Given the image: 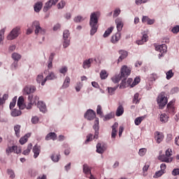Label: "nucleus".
I'll return each mask as SVG.
<instances>
[{
  "instance_id": "f257e3e1",
  "label": "nucleus",
  "mask_w": 179,
  "mask_h": 179,
  "mask_svg": "<svg viewBox=\"0 0 179 179\" xmlns=\"http://www.w3.org/2000/svg\"><path fill=\"white\" fill-rule=\"evenodd\" d=\"M99 13H92L90 15V26L91 27L90 34L94 35L99 29Z\"/></svg>"
},
{
  "instance_id": "f03ea898",
  "label": "nucleus",
  "mask_w": 179,
  "mask_h": 179,
  "mask_svg": "<svg viewBox=\"0 0 179 179\" xmlns=\"http://www.w3.org/2000/svg\"><path fill=\"white\" fill-rule=\"evenodd\" d=\"M31 28H28L27 30V34H31L33 33V29H35V34L38 35V34H42L44 35L45 34V29H43L41 26H40V22L38 21H34L32 22V25H31Z\"/></svg>"
},
{
  "instance_id": "7ed1b4c3",
  "label": "nucleus",
  "mask_w": 179,
  "mask_h": 179,
  "mask_svg": "<svg viewBox=\"0 0 179 179\" xmlns=\"http://www.w3.org/2000/svg\"><path fill=\"white\" fill-rule=\"evenodd\" d=\"M157 101L159 104V108H161V110H163V108H164L165 106L168 103L167 97H166L164 94H160L157 99Z\"/></svg>"
},
{
  "instance_id": "20e7f679",
  "label": "nucleus",
  "mask_w": 179,
  "mask_h": 179,
  "mask_svg": "<svg viewBox=\"0 0 179 179\" xmlns=\"http://www.w3.org/2000/svg\"><path fill=\"white\" fill-rule=\"evenodd\" d=\"M129 75H131V69L127 65L123 66L120 70V76L123 78V80H126Z\"/></svg>"
},
{
  "instance_id": "39448f33",
  "label": "nucleus",
  "mask_w": 179,
  "mask_h": 179,
  "mask_svg": "<svg viewBox=\"0 0 179 179\" xmlns=\"http://www.w3.org/2000/svg\"><path fill=\"white\" fill-rule=\"evenodd\" d=\"M20 31V27H16L7 36V40H15V38L19 36Z\"/></svg>"
},
{
  "instance_id": "423d86ee",
  "label": "nucleus",
  "mask_w": 179,
  "mask_h": 179,
  "mask_svg": "<svg viewBox=\"0 0 179 179\" xmlns=\"http://www.w3.org/2000/svg\"><path fill=\"white\" fill-rule=\"evenodd\" d=\"M59 0H49L48 2L45 3L43 7V12H48L52 6L57 5Z\"/></svg>"
},
{
  "instance_id": "0eeeda50",
  "label": "nucleus",
  "mask_w": 179,
  "mask_h": 179,
  "mask_svg": "<svg viewBox=\"0 0 179 179\" xmlns=\"http://www.w3.org/2000/svg\"><path fill=\"white\" fill-rule=\"evenodd\" d=\"M84 117L89 121H92L94 120V117H96V112L92 109L87 110Z\"/></svg>"
},
{
  "instance_id": "6e6552de",
  "label": "nucleus",
  "mask_w": 179,
  "mask_h": 179,
  "mask_svg": "<svg viewBox=\"0 0 179 179\" xmlns=\"http://www.w3.org/2000/svg\"><path fill=\"white\" fill-rule=\"evenodd\" d=\"M34 92H36V87L33 85H29L24 88L23 94L27 96L31 94V93H34Z\"/></svg>"
},
{
  "instance_id": "1a4fd4ad",
  "label": "nucleus",
  "mask_w": 179,
  "mask_h": 179,
  "mask_svg": "<svg viewBox=\"0 0 179 179\" xmlns=\"http://www.w3.org/2000/svg\"><path fill=\"white\" fill-rule=\"evenodd\" d=\"M93 129L95 131L94 138L95 139H99V131L100 129V127H99V118L95 119Z\"/></svg>"
},
{
  "instance_id": "9d476101",
  "label": "nucleus",
  "mask_w": 179,
  "mask_h": 179,
  "mask_svg": "<svg viewBox=\"0 0 179 179\" xmlns=\"http://www.w3.org/2000/svg\"><path fill=\"white\" fill-rule=\"evenodd\" d=\"M107 149V145L103 143H98L96 145V152L97 153H104Z\"/></svg>"
},
{
  "instance_id": "9b49d317",
  "label": "nucleus",
  "mask_w": 179,
  "mask_h": 179,
  "mask_svg": "<svg viewBox=\"0 0 179 179\" xmlns=\"http://www.w3.org/2000/svg\"><path fill=\"white\" fill-rule=\"evenodd\" d=\"M156 51H159L161 53V57L163 56L164 52H167V45L166 44H162L159 45H157L155 47Z\"/></svg>"
},
{
  "instance_id": "f8f14e48",
  "label": "nucleus",
  "mask_w": 179,
  "mask_h": 179,
  "mask_svg": "<svg viewBox=\"0 0 179 179\" xmlns=\"http://www.w3.org/2000/svg\"><path fill=\"white\" fill-rule=\"evenodd\" d=\"M54 79H57V76H55V74L54 73H49L46 76V78H45L44 80L42 81L41 86H44V85H45V82H47V80H52Z\"/></svg>"
},
{
  "instance_id": "ddd939ff",
  "label": "nucleus",
  "mask_w": 179,
  "mask_h": 179,
  "mask_svg": "<svg viewBox=\"0 0 179 179\" xmlns=\"http://www.w3.org/2000/svg\"><path fill=\"white\" fill-rule=\"evenodd\" d=\"M116 27L117 29V32L120 33L121 30H122V27H124V22L121 18H117L115 20Z\"/></svg>"
},
{
  "instance_id": "4468645a",
  "label": "nucleus",
  "mask_w": 179,
  "mask_h": 179,
  "mask_svg": "<svg viewBox=\"0 0 179 179\" xmlns=\"http://www.w3.org/2000/svg\"><path fill=\"white\" fill-rule=\"evenodd\" d=\"M119 40H121V32H117L115 35H113L110 41L113 44H116Z\"/></svg>"
},
{
  "instance_id": "2eb2a0df",
  "label": "nucleus",
  "mask_w": 179,
  "mask_h": 179,
  "mask_svg": "<svg viewBox=\"0 0 179 179\" xmlns=\"http://www.w3.org/2000/svg\"><path fill=\"white\" fill-rule=\"evenodd\" d=\"M41 152V147L40 145H35L33 148L34 159H37V157H38V155H40Z\"/></svg>"
},
{
  "instance_id": "dca6fc26",
  "label": "nucleus",
  "mask_w": 179,
  "mask_h": 179,
  "mask_svg": "<svg viewBox=\"0 0 179 179\" xmlns=\"http://www.w3.org/2000/svg\"><path fill=\"white\" fill-rule=\"evenodd\" d=\"M167 110H168V113H169V114H171L172 115H174V114H176V108H174L173 101H170L167 104Z\"/></svg>"
},
{
  "instance_id": "f3484780",
  "label": "nucleus",
  "mask_w": 179,
  "mask_h": 179,
  "mask_svg": "<svg viewBox=\"0 0 179 179\" xmlns=\"http://www.w3.org/2000/svg\"><path fill=\"white\" fill-rule=\"evenodd\" d=\"M119 54L120 55V56L117 59V64H120V62H122L123 59H125L126 57H128V52L124 50H120L119 52Z\"/></svg>"
},
{
  "instance_id": "a211bd4d",
  "label": "nucleus",
  "mask_w": 179,
  "mask_h": 179,
  "mask_svg": "<svg viewBox=\"0 0 179 179\" xmlns=\"http://www.w3.org/2000/svg\"><path fill=\"white\" fill-rule=\"evenodd\" d=\"M159 160H161V162H164L165 163H171L173 162V158L169 157L166 155H163L159 157Z\"/></svg>"
},
{
  "instance_id": "6ab92c4d",
  "label": "nucleus",
  "mask_w": 179,
  "mask_h": 179,
  "mask_svg": "<svg viewBox=\"0 0 179 179\" xmlns=\"http://www.w3.org/2000/svg\"><path fill=\"white\" fill-rule=\"evenodd\" d=\"M118 128V122H115L114 124L112 126V133H111V138L115 139V136H117V129Z\"/></svg>"
},
{
  "instance_id": "aec40b11",
  "label": "nucleus",
  "mask_w": 179,
  "mask_h": 179,
  "mask_svg": "<svg viewBox=\"0 0 179 179\" xmlns=\"http://www.w3.org/2000/svg\"><path fill=\"white\" fill-rule=\"evenodd\" d=\"M83 173L87 177H89L90 174H92V169L87 166V164H84L83 166Z\"/></svg>"
},
{
  "instance_id": "412c9836",
  "label": "nucleus",
  "mask_w": 179,
  "mask_h": 179,
  "mask_svg": "<svg viewBox=\"0 0 179 179\" xmlns=\"http://www.w3.org/2000/svg\"><path fill=\"white\" fill-rule=\"evenodd\" d=\"M38 108L42 113H45V111H47V106L43 101H38Z\"/></svg>"
},
{
  "instance_id": "4be33fe9",
  "label": "nucleus",
  "mask_w": 179,
  "mask_h": 179,
  "mask_svg": "<svg viewBox=\"0 0 179 179\" xmlns=\"http://www.w3.org/2000/svg\"><path fill=\"white\" fill-rule=\"evenodd\" d=\"M92 62H93V59H89L84 61L83 63V67L84 68V69H87V68H90Z\"/></svg>"
},
{
  "instance_id": "5701e85b",
  "label": "nucleus",
  "mask_w": 179,
  "mask_h": 179,
  "mask_svg": "<svg viewBox=\"0 0 179 179\" xmlns=\"http://www.w3.org/2000/svg\"><path fill=\"white\" fill-rule=\"evenodd\" d=\"M148 38L149 36L148 34H144L143 35L141 40L136 41V44H138V45H142L143 43H146V41H148Z\"/></svg>"
},
{
  "instance_id": "b1692460",
  "label": "nucleus",
  "mask_w": 179,
  "mask_h": 179,
  "mask_svg": "<svg viewBox=\"0 0 179 179\" xmlns=\"http://www.w3.org/2000/svg\"><path fill=\"white\" fill-rule=\"evenodd\" d=\"M24 102V99L23 98V96H20L17 100V103L20 110L24 109V105L23 104Z\"/></svg>"
},
{
  "instance_id": "393cba45",
  "label": "nucleus",
  "mask_w": 179,
  "mask_h": 179,
  "mask_svg": "<svg viewBox=\"0 0 179 179\" xmlns=\"http://www.w3.org/2000/svg\"><path fill=\"white\" fill-rule=\"evenodd\" d=\"M50 139H52V141H56L57 134L50 132L45 136V141H50Z\"/></svg>"
},
{
  "instance_id": "a878e982",
  "label": "nucleus",
  "mask_w": 179,
  "mask_h": 179,
  "mask_svg": "<svg viewBox=\"0 0 179 179\" xmlns=\"http://www.w3.org/2000/svg\"><path fill=\"white\" fill-rule=\"evenodd\" d=\"M31 135V134H27L24 135V136L22 137L20 139V145H24V143H26L27 141H29V138H30Z\"/></svg>"
},
{
  "instance_id": "bb28decb",
  "label": "nucleus",
  "mask_w": 179,
  "mask_h": 179,
  "mask_svg": "<svg viewBox=\"0 0 179 179\" xmlns=\"http://www.w3.org/2000/svg\"><path fill=\"white\" fill-rule=\"evenodd\" d=\"M28 101H29V105L27 107V110H30V108H31V106L36 104V101L33 100V95L28 96Z\"/></svg>"
},
{
  "instance_id": "cd10ccee",
  "label": "nucleus",
  "mask_w": 179,
  "mask_h": 179,
  "mask_svg": "<svg viewBox=\"0 0 179 179\" xmlns=\"http://www.w3.org/2000/svg\"><path fill=\"white\" fill-rule=\"evenodd\" d=\"M34 8L35 12H37V13L40 12L43 8V2L41 1L36 2Z\"/></svg>"
},
{
  "instance_id": "c85d7f7f",
  "label": "nucleus",
  "mask_w": 179,
  "mask_h": 179,
  "mask_svg": "<svg viewBox=\"0 0 179 179\" xmlns=\"http://www.w3.org/2000/svg\"><path fill=\"white\" fill-rule=\"evenodd\" d=\"M124 114V107L122 105H120L117 107L116 110V117H121Z\"/></svg>"
},
{
  "instance_id": "c756f323",
  "label": "nucleus",
  "mask_w": 179,
  "mask_h": 179,
  "mask_svg": "<svg viewBox=\"0 0 179 179\" xmlns=\"http://www.w3.org/2000/svg\"><path fill=\"white\" fill-rule=\"evenodd\" d=\"M155 139L157 142V143H160V142H162V141H163V135L160 134V132L159 131H156L155 133Z\"/></svg>"
},
{
  "instance_id": "7c9ffc66",
  "label": "nucleus",
  "mask_w": 179,
  "mask_h": 179,
  "mask_svg": "<svg viewBox=\"0 0 179 179\" xmlns=\"http://www.w3.org/2000/svg\"><path fill=\"white\" fill-rule=\"evenodd\" d=\"M112 82L113 83H118L121 79H123V78L121 76V74L115 75V76L112 77Z\"/></svg>"
},
{
  "instance_id": "2f4dec72",
  "label": "nucleus",
  "mask_w": 179,
  "mask_h": 179,
  "mask_svg": "<svg viewBox=\"0 0 179 179\" xmlns=\"http://www.w3.org/2000/svg\"><path fill=\"white\" fill-rule=\"evenodd\" d=\"M70 83H71V78L66 76L64 82V84L62 85L63 89H66V87H69Z\"/></svg>"
},
{
  "instance_id": "473e14b6",
  "label": "nucleus",
  "mask_w": 179,
  "mask_h": 179,
  "mask_svg": "<svg viewBox=\"0 0 179 179\" xmlns=\"http://www.w3.org/2000/svg\"><path fill=\"white\" fill-rule=\"evenodd\" d=\"M11 58H13L15 62H18V61H20L22 55H20L19 53L14 52L12 54Z\"/></svg>"
},
{
  "instance_id": "72a5a7b5",
  "label": "nucleus",
  "mask_w": 179,
  "mask_h": 179,
  "mask_svg": "<svg viewBox=\"0 0 179 179\" xmlns=\"http://www.w3.org/2000/svg\"><path fill=\"white\" fill-rule=\"evenodd\" d=\"M113 30H114V27H110L107 29V30L103 34V37L106 38V37H108L112 33Z\"/></svg>"
},
{
  "instance_id": "f704fd0d",
  "label": "nucleus",
  "mask_w": 179,
  "mask_h": 179,
  "mask_svg": "<svg viewBox=\"0 0 179 179\" xmlns=\"http://www.w3.org/2000/svg\"><path fill=\"white\" fill-rule=\"evenodd\" d=\"M20 125L17 124L14 127V131L17 138H20Z\"/></svg>"
},
{
  "instance_id": "c9c22d12",
  "label": "nucleus",
  "mask_w": 179,
  "mask_h": 179,
  "mask_svg": "<svg viewBox=\"0 0 179 179\" xmlns=\"http://www.w3.org/2000/svg\"><path fill=\"white\" fill-rule=\"evenodd\" d=\"M16 149H17V146H12V147H8L6 150V153L9 156V153H12L13 152H16Z\"/></svg>"
},
{
  "instance_id": "e433bc0d",
  "label": "nucleus",
  "mask_w": 179,
  "mask_h": 179,
  "mask_svg": "<svg viewBox=\"0 0 179 179\" xmlns=\"http://www.w3.org/2000/svg\"><path fill=\"white\" fill-rule=\"evenodd\" d=\"M145 120V116L138 117L134 120L135 125H141L142 121Z\"/></svg>"
},
{
  "instance_id": "4c0bfd02",
  "label": "nucleus",
  "mask_w": 179,
  "mask_h": 179,
  "mask_svg": "<svg viewBox=\"0 0 179 179\" xmlns=\"http://www.w3.org/2000/svg\"><path fill=\"white\" fill-rule=\"evenodd\" d=\"M31 148H33V144L31 143L28 144L27 149L24 150L22 154H24L25 156H27L31 151Z\"/></svg>"
},
{
  "instance_id": "58836bf2",
  "label": "nucleus",
  "mask_w": 179,
  "mask_h": 179,
  "mask_svg": "<svg viewBox=\"0 0 179 179\" xmlns=\"http://www.w3.org/2000/svg\"><path fill=\"white\" fill-rule=\"evenodd\" d=\"M108 77V73H107V71L102 70L100 72V78H101V79H107Z\"/></svg>"
},
{
  "instance_id": "ea45409f",
  "label": "nucleus",
  "mask_w": 179,
  "mask_h": 179,
  "mask_svg": "<svg viewBox=\"0 0 179 179\" xmlns=\"http://www.w3.org/2000/svg\"><path fill=\"white\" fill-rule=\"evenodd\" d=\"M11 115H12V117H19V115H22V111H20L17 109H14L11 112Z\"/></svg>"
},
{
  "instance_id": "a19ab883",
  "label": "nucleus",
  "mask_w": 179,
  "mask_h": 179,
  "mask_svg": "<svg viewBox=\"0 0 179 179\" xmlns=\"http://www.w3.org/2000/svg\"><path fill=\"white\" fill-rule=\"evenodd\" d=\"M60 158H61L60 155L53 154L51 156V159H52V162H54L55 163H57V162H59Z\"/></svg>"
},
{
  "instance_id": "79ce46f5",
  "label": "nucleus",
  "mask_w": 179,
  "mask_h": 179,
  "mask_svg": "<svg viewBox=\"0 0 179 179\" xmlns=\"http://www.w3.org/2000/svg\"><path fill=\"white\" fill-rule=\"evenodd\" d=\"M133 103L134 104H138L139 103V94L136 93L133 98Z\"/></svg>"
},
{
  "instance_id": "37998d69",
  "label": "nucleus",
  "mask_w": 179,
  "mask_h": 179,
  "mask_svg": "<svg viewBox=\"0 0 179 179\" xmlns=\"http://www.w3.org/2000/svg\"><path fill=\"white\" fill-rule=\"evenodd\" d=\"M168 118L169 117H167L166 114H162L159 117L160 121H162V122H167V121H169Z\"/></svg>"
},
{
  "instance_id": "c03bdc74",
  "label": "nucleus",
  "mask_w": 179,
  "mask_h": 179,
  "mask_svg": "<svg viewBox=\"0 0 179 179\" xmlns=\"http://www.w3.org/2000/svg\"><path fill=\"white\" fill-rule=\"evenodd\" d=\"M174 76V73H173V70H169L168 72H166V79L168 80H170L171 78Z\"/></svg>"
},
{
  "instance_id": "a18cd8bd",
  "label": "nucleus",
  "mask_w": 179,
  "mask_h": 179,
  "mask_svg": "<svg viewBox=\"0 0 179 179\" xmlns=\"http://www.w3.org/2000/svg\"><path fill=\"white\" fill-rule=\"evenodd\" d=\"M43 80H44V76H43V74L38 75V76L36 77L37 83L41 84Z\"/></svg>"
},
{
  "instance_id": "49530a36",
  "label": "nucleus",
  "mask_w": 179,
  "mask_h": 179,
  "mask_svg": "<svg viewBox=\"0 0 179 179\" xmlns=\"http://www.w3.org/2000/svg\"><path fill=\"white\" fill-rule=\"evenodd\" d=\"M141 82V78L136 77L131 83V87H135L136 85H138Z\"/></svg>"
},
{
  "instance_id": "de8ad7c7",
  "label": "nucleus",
  "mask_w": 179,
  "mask_h": 179,
  "mask_svg": "<svg viewBox=\"0 0 179 179\" xmlns=\"http://www.w3.org/2000/svg\"><path fill=\"white\" fill-rule=\"evenodd\" d=\"M164 174V172L162 171H159L155 173V174L154 175L153 178H159V177H162V175Z\"/></svg>"
},
{
  "instance_id": "09e8293b",
  "label": "nucleus",
  "mask_w": 179,
  "mask_h": 179,
  "mask_svg": "<svg viewBox=\"0 0 179 179\" xmlns=\"http://www.w3.org/2000/svg\"><path fill=\"white\" fill-rule=\"evenodd\" d=\"M63 38L64 40H69V31L65 30L63 33Z\"/></svg>"
},
{
  "instance_id": "8fccbe9b",
  "label": "nucleus",
  "mask_w": 179,
  "mask_h": 179,
  "mask_svg": "<svg viewBox=\"0 0 179 179\" xmlns=\"http://www.w3.org/2000/svg\"><path fill=\"white\" fill-rule=\"evenodd\" d=\"M146 148H141L138 151V155L139 156H145V155H146Z\"/></svg>"
},
{
  "instance_id": "3c124183",
  "label": "nucleus",
  "mask_w": 179,
  "mask_h": 179,
  "mask_svg": "<svg viewBox=\"0 0 179 179\" xmlns=\"http://www.w3.org/2000/svg\"><path fill=\"white\" fill-rule=\"evenodd\" d=\"M16 106V98H13L12 101L10 103V110H12V108H14Z\"/></svg>"
},
{
  "instance_id": "603ef678",
  "label": "nucleus",
  "mask_w": 179,
  "mask_h": 179,
  "mask_svg": "<svg viewBox=\"0 0 179 179\" xmlns=\"http://www.w3.org/2000/svg\"><path fill=\"white\" fill-rule=\"evenodd\" d=\"M83 86V84H82V83H80V82L77 83L76 86V92H80V89H82Z\"/></svg>"
},
{
  "instance_id": "864d4df0",
  "label": "nucleus",
  "mask_w": 179,
  "mask_h": 179,
  "mask_svg": "<svg viewBox=\"0 0 179 179\" xmlns=\"http://www.w3.org/2000/svg\"><path fill=\"white\" fill-rule=\"evenodd\" d=\"M120 13H121V10L120 8H116L113 12V17H117Z\"/></svg>"
},
{
  "instance_id": "5fc2aeb1",
  "label": "nucleus",
  "mask_w": 179,
  "mask_h": 179,
  "mask_svg": "<svg viewBox=\"0 0 179 179\" xmlns=\"http://www.w3.org/2000/svg\"><path fill=\"white\" fill-rule=\"evenodd\" d=\"M96 113L98 115H103V111H101V106L98 105L96 108Z\"/></svg>"
},
{
  "instance_id": "6e6d98bb",
  "label": "nucleus",
  "mask_w": 179,
  "mask_h": 179,
  "mask_svg": "<svg viewBox=\"0 0 179 179\" xmlns=\"http://www.w3.org/2000/svg\"><path fill=\"white\" fill-rule=\"evenodd\" d=\"M92 141H93V134H90L87 136V139L85 141V143H87Z\"/></svg>"
},
{
  "instance_id": "4d7b16f0",
  "label": "nucleus",
  "mask_w": 179,
  "mask_h": 179,
  "mask_svg": "<svg viewBox=\"0 0 179 179\" xmlns=\"http://www.w3.org/2000/svg\"><path fill=\"white\" fill-rule=\"evenodd\" d=\"M108 90L109 94L112 96V94H114V92H115V90H117V87H108Z\"/></svg>"
},
{
  "instance_id": "13d9d810",
  "label": "nucleus",
  "mask_w": 179,
  "mask_h": 179,
  "mask_svg": "<svg viewBox=\"0 0 179 179\" xmlns=\"http://www.w3.org/2000/svg\"><path fill=\"white\" fill-rule=\"evenodd\" d=\"M7 173L10 176V178H15V173L12 169H8Z\"/></svg>"
},
{
  "instance_id": "bf43d9fd",
  "label": "nucleus",
  "mask_w": 179,
  "mask_h": 179,
  "mask_svg": "<svg viewBox=\"0 0 179 179\" xmlns=\"http://www.w3.org/2000/svg\"><path fill=\"white\" fill-rule=\"evenodd\" d=\"M172 33H173L174 34H177V33L179 32V25H176L175 26L172 30H171Z\"/></svg>"
},
{
  "instance_id": "052dcab7",
  "label": "nucleus",
  "mask_w": 179,
  "mask_h": 179,
  "mask_svg": "<svg viewBox=\"0 0 179 179\" xmlns=\"http://www.w3.org/2000/svg\"><path fill=\"white\" fill-rule=\"evenodd\" d=\"M65 1H62L57 4L58 9H62L65 6Z\"/></svg>"
},
{
  "instance_id": "680f3d73",
  "label": "nucleus",
  "mask_w": 179,
  "mask_h": 179,
  "mask_svg": "<svg viewBox=\"0 0 179 179\" xmlns=\"http://www.w3.org/2000/svg\"><path fill=\"white\" fill-rule=\"evenodd\" d=\"M83 20L84 19L82 16H77L74 18V22H76V23H79V22H82Z\"/></svg>"
},
{
  "instance_id": "e2e57ef3",
  "label": "nucleus",
  "mask_w": 179,
  "mask_h": 179,
  "mask_svg": "<svg viewBox=\"0 0 179 179\" xmlns=\"http://www.w3.org/2000/svg\"><path fill=\"white\" fill-rule=\"evenodd\" d=\"M64 41L63 43V47L64 48H66L69 45L70 41L69 39H64Z\"/></svg>"
},
{
  "instance_id": "0e129e2a",
  "label": "nucleus",
  "mask_w": 179,
  "mask_h": 179,
  "mask_svg": "<svg viewBox=\"0 0 179 179\" xmlns=\"http://www.w3.org/2000/svg\"><path fill=\"white\" fill-rule=\"evenodd\" d=\"M60 73H66L68 72V68L66 66H63L59 69Z\"/></svg>"
},
{
  "instance_id": "69168bd1",
  "label": "nucleus",
  "mask_w": 179,
  "mask_h": 179,
  "mask_svg": "<svg viewBox=\"0 0 179 179\" xmlns=\"http://www.w3.org/2000/svg\"><path fill=\"white\" fill-rule=\"evenodd\" d=\"M173 155V151L170 149L166 150V152H165V155H166L168 157H171V156H172Z\"/></svg>"
},
{
  "instance_id": "338daca9",
  "label": "nucleus",
  "mask_w": 179,
  "mask_h": 179,
  "mask_svg": "<svg viewBox=\"0 0 179 179\" xmlns=\"http://www.w3.org/2000/svg\"><path fill=\"white\" fill-rule=\"evenodd\" d=\"M158 76L156 73H152L150 76V80H156L157 79Z\"/></svg>"
},
{
  "instance_id": "774afa93",
  "label": "nucleus",
  "mask_w": 179,
  "mask_h": 179,
  "mask_svg": "<svg viewBox=\"0 0 179 179\" xmlns=\"http://www.w3.org/2000/svg\"><path fill=\"white\" fill-rule=\"evenodd\" d=\"M19 66L17 62H14L11 65V69H16Z\"/></svg>"
}]
</instances>
